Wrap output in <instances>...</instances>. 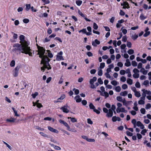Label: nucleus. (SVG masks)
Instances as JSON below:
<instances>
[{
    "instance_id": "f257e3e1",
    "label": "nucleus",
    "mask_w": 151,
    "mask_h": 151,
    "mask_svg": "<svg viewBox=\"0 0 151 151\" xmlns=\"http://www.w3.org/2000/svg\"><path fill=\"white\" fill-rule=\"evenodd\" d=\"M20 40V44L15 43L13 45V47L14 48L13 51H18L22 53L26 54H28L30 56H33L32 52V50L29 46V43L28 41L25 40V37L23 35H21L19 36Z\"/></svg>"
},
{
    "instance_id": "f03ea898",
    "label": "nucleus",
    "mask_w": 151,
    "mask_h": 151,
    "mask_svg": "<svg viewBox=\"0 0 151 151\" xmlns=\"http://www.w3.org/2000/svg\"><path fill=\"white\" fill-rule=\"evenodd\" d=\"M37 48L38 52L37 54L39 55V57L42 59L41 64H43V66L41 68V70L44 72L45 69H47L48 70L51 69V68L49 63L50 59L47 56L44 55L45 50L43 47L39 46H37Z\"/></svg>"
},
{
    "instance_id": "7ed1b4c3",
    "label": "nucleus",
    "mask_w": 151,
    "mask_h": 151,
    "mask_svg": "<svg viewBox=\"0 0 151 151\" xmlns=\"http://www.w3.org/2000/svg\"><path fill=\"white\" fill-rule=\"evenodd\" d=\"M132 123L133 125L134 128H136V126L139 127L141 129H143L145 128L144 125L140 121L137 122L135 119H133L132 121Z\"/></svg>"
},
{
    "instance_id": "20e7f679",
    "label": "nucleus",
    "mask_w": 151,
    "mask_h": 151,
    "mask_svg": "<svg viewBox=\"0 0 151 151\" xmlns=\"http://www.w3.org/2000/svg\"><path fill=\"white\" fill-rule=\"evenodd\" d=\"M97 80V78L96 77H93V78L90 80L89 83L91 85L90 88H91L93 89L96 88V87L94 84V82Z\"/></svg>"
},
{
    "instance_id": "39448f33",
    "label": "nucleus",
    "mask_w": 151,
    "mask_h": 151,
    "mask_svg": "<svg viewBox=\"0 0 151 151\" xmlns=\"http://www.w3.org/2000/svg\"><path fill=\"white\" fill-rule=\"evenodd\" d=\"M133 72L134 74L133 75V77L134 78H137L139 76V71L137 68H135L133 70Z\"/></svg>"
},
{
    "instance_id": "423d86ee",
    "label": "nucleus",
    "mask_w": 151,
    "mask_h": 151,
    "mask_svg": "<svg viewBox=\"0 0 151 151\" xmlns=\"http://www.w3.org/2000/svg\"><path fill=\"white\" fill-rule=\"evenodd\" d=\"M63 54V52L62 51H60L58 53V54L56 55V60L57 61H60L61 60H63L64 59L62 56Z\"/></svg>"
},
{
    "instance_id": "0eeeda50",
    "label": "nucleus",
    "mask_w": 151,
    "mask_h": 151,
    "mask_svg": "<svg viewBox=\"0 0 151 151\" xmlns=\"http://www.w3.org/2000/svg\"><path fill=\"white\" fill-rule=\"evenodd\" d=\"M70 108L67 105L64 106L60 108V109L62 110L63 112L65 113H68L69 111Z\"/></svg>"
},
{
    "instance_id": "6e6552de",
    "label": "nucleus",
    "mask_w": 151,
    "mask_h": 151,
    "mask_svg": "<svg viewBox=\"0 0 151 151\" xmlns=\"http://www.w3.org/2000/svg\"><path fill=\"white\" fill-rule=\"evenodd\" d=\"M89 107L90 109H93V111L96 112L97 114H99L100 113V112L97 109H95V106L92 103H90L89 104Z\"/></svg>"
},
{
    "instance_id": "1a4fd4ad",
    "label": "nucleus",
    "mask_w": 151,
    "mask_h": 151,
    "mask_svg": "<svg viewBox=\"0 0 151 151\" xmlns=\"http://www.w3.org/2000/svg\"><path fill=\"white\" fill-rule=\"evenodd\" d=\"M20 67L19 66H17L15 68L13 71V75L14 77H17L18 76L19 74V70Z\"/></svg>"
},
{
    "instance_id": "9d476101",
    "label": "nucleus",
    "mask_w": 151,
    "mask_h": 151,
    "mask_svg": "<svg viewBox=\"0 0 151 151\" xmlns=\"http://www.w3.org/2000/svg\"><path fill=\"white\" fill-rule=\"evenodd\" d=\"M121 5L123 6V8L124 9H129V5L127 1H124L121 3Z\"/></svg>"
},
{
    "instance_id": "9b49d317",
    "label": "nucleus",
    "mask_w": 151,
    "mask_h": 151,
    "mask_svg": "<svg viewBox=\"0 0 151 151\" xmlns=\"http://www.w3.org/2000/svg\"><path fill=\"white\" fill-rule=\"evenodd\" d=\"M48 129L51 132L56 133H58L59 132L58 130L55 129H54L52 127H51L50 126H48L47 127Z\"/></svg>"
},
{
    "instance_id": "f8f14e48",
    "label": "nucleus",
    "mask_w": 151,
    "mask_h": 151,
    "mask_svg": "<svg viewBox=\"0 0 151 151\" xmlns=\"http://www.w3.org/2000/svg\"><path fill=\"white\" fill-rule=\"evenodd\" d=\"M113 115V111L111 109H109V112L107 113L106 116L108 117H112Z\"/></svg>"
},
{
    "instance_id": "ddd939ff",
    "label": "nucleus",
    "mask_w": 151,
    "mask_h": 151,
    "mask_svg": "<svg viewBox=\"0 0 151 151\" xmlns=\"http://www.w3.org/2000/svg\"><path fill=\"white\" fill-rule=\"evenodd\" d=\"M78 13L82 17H83L84 19L87 21L88 22L91 21V20L87 19L85 16V15L83 14L81 12L80 10H78Z\"/></svg>"
},
{
    "instance_id": "4468645a",
    "label": "nucleus",
    "mask_w": 151,
    "mask_h": 151,
    "mask_svg": "<svg viewBox=\"0 0 151 151\" xmlns=\"http://www.w3.org/2000/svg\"><path fill=\"white\" fill-rule=\"evenodd\" d=\"M100 44V42L97 39H96L92 42V45L96 47L97 45H99Z\"/></svg>"
},
{
    "instance_id": "2eb2a0df",
    "label": "nucleus",
    "mask_w": 151,
    "mask_h": 151,
    "mask_svg": "<svg viewBox=\"0 0 151 151\" xmlns=\"http://www.w3.org/2000/svg\"><path fill=\"white\" fill-rule=\"evenodd\" d=\"M74 99L77 103L81 102L82 100L81 99L79 95L76 96L74 98Z\"/></svg>"
},
{
    "instance_id": "dca6fc26",
    "label": "nucleus",
    "mask_w": 151,
    "mask_h": 151,
    "mask_svg": "<svg viewBox=\"0 0 151 151\" xmlns=\"http://www.w3.org/2000/svg\"><path fill=\"white\" fill-rule=\"evenodd\" d=\"M15 120L16 119H14L12 117H11L9 119H6V121L7 122L13 123L15 122Z\"/></svg>"
},
{
    "instance_id": "f3484780",
    "label": "nucleus",
    "mask_w": 151,
    "mask_h": 151,
    "mask_svg": "<svg viewBox=\"0 0 151 151\" xmlns=\"http://www.w3.org/2000/svg\"><path fill=\"white\" fill-rule=\"evenodd\" d=\"M140 72L142 73L144 75H146L148 71L145 70L143 68H141L140 70Z\"/></svg>"
},
{
    "instance_id": "a211bd4d",
    "label": "nucleus",
    "mask_w": 151,
    "mask_h": 151,
    "mask_svg": "<svg viewBox=\"0 0 151 151\" xmlns=\"http://www.w3.org/2000/svg\"><path fill=\"white\" fill-rule=\"evenodd\" d=\"M68 119H70L71 121L73 123L76 122L77 121V120L74 117H68Z\"/></svg>"
},
{
    "instance_id": "6ab92c4d",
    "label": "nucleus",
    "mask_w": 151,
    "mask_h": 151,
    "mask_svg": "<svg viewBox=\"0 0 151 151\" xmlns=\"http://www.w3.org/2000/svg\"><path fill=\"white\" fill-rule=\"evenodd\" d=\"M126 62L124 64V65L125 66L127 67H129L131 65V63L129 59H127Z\"/></svg>"
},
{
    "instance_id": "aec40b11",
    "label": "nucleus",
    "mask_w": 151,
    "mask_h": 151,
    "mask_svg": "<svg viewBox=\"0 0 151 151\" xmlns=\"http://www.w3.org/2000/svg\"><path fill=\"white\" fill-rule=\"evenodd\" d=\"M12 109L14 113V116H19V115L17 114V111L15 110L14 108L13 107L12 108Z\"/></svg>"
},
{
    "instance_id": "412c9836",
    "label": "nucleus",
    "mask_w": 151,
    "mask_h": 151,
    "mask_svg": "<svg viewBox=\"0 0 151 151\" xmlns=\"http://www.w3.org/2000/svg\"><path fill=\"white\" fill-rule=\"evenodd\" d=\"M142 91L143 93H145L146 94L148 95L151 94V92L150 91H148L147 90H146L145 89H143L142 90Z\"/></svg>"
},
{
    "instance_id": "4be33fe9",
    "label": "nucleus",
    "mask_w": 151,
    "mask_h": 151,
    "mask_svg": "<svg viewBox=\"0 0 151 151\" xmlns=\"http://www.w3.org/2000/svg\"><path fill=\"white\" fill-rule=\"evenodd\" d=\"M129 102V101H126V100L125 99H124L122 102L123 103L124 105L125 106H127Z\"/></svg>"
},
{
    "instance_id": "5701e85b",
    "label": "nucleus",
    "mask_w": 151,
    "mask_h": 151,
    "mask_svg": "<svg viewBox=\"0 0 151 151\" xmlns=\"http://www.w3.org/2000/svg\"><path fill=\"white\" fill-rule=\"evenodd\" d=\"M147 18L146 16H145L142 13L140 16L139 18L141 20H144Z\"/></svg>"
},
{
    "instance_id": "b1692460",
    "label": "nucleus",
    "mask_w": 151,
    "mask_h": 151,
    "mask_svg": "<svg viewBox=\"0 0 151 151\" xmlns=\"http://www.w3.org/2000/svg\"><path fill=\"white\" fill-rule=\"evenodd\" d=\"M138 37V35L136 34H135L134 35H132L131 36L132 39L134 40H136Z\"/></svg>"
},
{
    "instance_id": "393cba45",
    "label": "nucleus",
    "mask_w": 151,
    "mask_h": 151,
    "mask_svg": "<svg viewBox=\"0 0 151 151\" xmlns=\"http://www.w3.org/2000/svg\"><path fill=\"white\" fill-rule=\"evenodd\" d=\"M127 83L130 85L132 84L133 83L132 80L129 78L127 79Z\"/></svg>"
},
{
    "instance_id": "a878e982",
    "label": "nucleus",
    "mask_w": 151,
    "mask_h": 151,
    "mask_svg": "<svg viewBox=\"0 0 151 151\" xmlns=\"http://www.w3.org/2000/svg\"><path fill=\"white\" fill-rule=\"evenodd\" d=\"M143 85L145 86L146 87L148 86H149V81H145L143 82Z\"/></svg>"
},
{
    "instance_id": "bb28decb",
    "label": "nucleus",
    "mask_w": 151,
    "mask_h": 151,
    "mask_svg": "<svg viewBox=\"0 0 151 151\" xmlns=\"http://www.w3.org/2000/svg\"><path fill=\"white\" fill-rule=\"evenodd\" d=\"M127 91H124L121 92L120 93V95L121 96H124L127 95Z\"/></svg>"
},
{
    "instance_id": "cd10ccee",
    "label": "nucleus",
    "mask_w": 151,
    "mask_h": 151,
    "mask_svg": "<svg viewBox=\"0 0 151 151\" xmlns=\"http://www.w3.org/2000/svg\"><path fill=\"white\" fill-rule=\"evenodd\" d=\"M115 90L116 92H119L121 90V88L120 86H117L115 87Z\"/></svg>"
},
{
    "instance_id": "c85d7f7f",
    "label": "nucleus",
    "mask_w": 151,
    "mask_h": 151,
    "mask_svg": "<svg viewBox=\"0 0 151 151\" xmlns=\"http://www.w3.org/2000/svg\"><path fill=\"white\" fill-rule=\"evenodd\" d=\"M25 6L26 7V10L27 11H28L31 7L30 4H26Z\"/></svg>"
},
{
    "instance_id": "c756f323",
    "label": "nucleus",
    "mask_w": 151,
    "mask_h": 151,
    "mask_svg": "<svg viewBox=\"0 0 151 151\" xmlns=\"http://www.w3.org/2000/svg\"><path fill=\"white\" fill-rule=\"evenodd\" d=\"M134 93L135 96L137 97H139L141 96V94L139 92L136 91Z\"/></svg>"
},
{
    "instance_id": "7c9ffc66",
    "label": "nucleus",
    "mask_w": 151,
    "mask_h": 151,
    "mask_svg": "<svg viewBox=\"0 0 151 151\" xmlns=\"http://www.w3.org/2000/svg\"><path fill=\"white\" fill-rule=\"evenodd\" d=\"M111 83L113 85L116 86L118 84L117 82L115 80L112 81L111 82Z\"/></svg>"
},
{
    "instance_id": "2f4dec72",
    "label": "nucleus",
    "mask_w": 151,
    "mask_h": 151,
    "mask_svg": "<svg viewBox=\"0 0 151 151\" xmlns=\"http://www.w3.org/2000/svg\"><path fill=\"white\" fill-rule=\"evenodd\" d=\"M116 100L118 101L122 102L123 101V99L122 97L120 96H117L116 97Z\"/></svg>"
},
{
    "instance_id": "473e14b6",
    "label": "nucleus",
    "mask_w": 151,
    "mask_h": 151,
    "mask_svg": "<svg viewBox=\"0 0 151 151\" xmlns=\"http://www.w3.org/2000/svg\"><path fill=\"white\" fill-rule=\"evenodd\" d=\"M39 133H40V134H41V136H42L45 137H47V138L49 137L47 134L44 133L43 132H40Z\"/></svg>"
},
{
    "instance_id": "72a5a7b5",
    "label": "nucleus",
    "mask_w": 151,
    "mask_h": 151,
    "mask_svg": "<svg viewBox=\"0 0 151 151\" xmlns=\"http://www.w3.org/2000/svg\"><path fill=\"white\" fill-rule=\"evenodd\" d=\"M39 100H37L36 102V104L37 106L39 108H40V107H42V105L40 103H38Z\"/></svg>"
},
{
    "instance_id": "f704fd0d",
    "label": "nucleus",
    "mask_w": 151,
    "mask_h": 151,
    "mask_svg": "<svg viewBox=\"0 0 151 151\" xmlns=\"http://www.w3.org/2000/svg\"><path fill=\"white\" fill-rule=\"evenodd\" d=\"M82 1L81 0H78L76 1V3L78 6H80L82 4Z\"/></svg>"
},
{
    "instance_id": "c9c22d12",
    "label": "nucleus",
    "mask_w": 151,
    "mask_h": 151,
    "mask_svg": "<svg viewBox=\"0 0 151 151\" xmlns=\"http://www.w3.org/2000/svg\"><path fill=\"white\" fill-rule=\"evenodd\" d=\"M129 55H131L134 53V51L132 49H129L127 51Z\"/></svg>"
},
{
    "instance_id": "e433bc0d",
    "label": "nucleus",
    "mask_w": 151,
    "mask_h": 151,
    "mask_svg": "<svg viewBox=\"0 0 151 151\" xmlns=\"http://www.w3.org/2000/svg\"><path fill=\"white\" fill-rule=\"evenodd\" d=\"M132 64L134 67H136L137 66V64L136 61H132Z\"/></svg>"
},
{
    "instance_id": "4c0bfd02",
    "label": "nucleus",
    "mask_w": 151,
    "mask_h": 151,
    "mask_svg": "<svg viewBox=\"0 0 151 151\" xmlns=\"http://www.w3.org/2000/svg\"><path fill=\"white\" fill-rule=\"evenodd\" d=\"M86 29H83L79 30L78 32L79 33L82 32L83 33L86 34Z\"/></svg>"
},
{
    "instance_id": "58836bf2",
    "label": "nucleus",
    "mask_w": 151,
    "mask_h": 151,
    "mask_svg": "<svg viewBox=\"0 0 151 151\" xmlns=\"http://www.w3.org/2000/svg\"><path fill=\"white\" fill-rule=\"evenodd\" d=\"M147 132V130L146 129H143L141 132V133L143 135H145V133Z\"/></svg>"
},
{
    "instance_id": "ea45409f",
    "label": "nucleus",
    "mask_w": 151,
    "mask_h": 151,
    "mask_svg": "<svg viewBox=\"0 0 151 151\" xmlns=\"http://www.w3.org/2000/svg\"><path fill=\"white\" fill-rule=\"evenodd\" d=\"M138 104L140 105L144 104L145 103L144 101L143 100L140 99L138 101Z\"/></svg>"
},
{
    "instance_id": "a19ab883",
    "label": "nucleus",
    "mask_w": 151,
    "mask_h": 151,
    "mask_svg": "<svg viewBox=\"0 0 151 151\" xmlns=\"http://www.w3.org/2000/svg\"><path fill=\"white\" fill-rule=\"evenodd\" d=\"M104 95H102L103 96H104L105 98H106L108 97L109 96V94L108 92L104 91Z\"/></svg>"
},
{
    "instance_id": "79ce46f5",
    "label": "nucleus",
    "mask_w": 151,
    "mask_h": 151,
    "mask_svg": "<svg viewBox=\"0 0 151 151\" xmlns=\"http://www.w3.org/2000/svg\"><path fill=\"white\" fill-rule=\"evenodd\" d=\"M15 65V61L14 60H12L11 61L10 63V65L11 67H14Z\"/></svg>"
},
{
    "instance_id": "37998d69",
    "label": "nucleus",
    "mask_w": 151,
    "mask_h": 151,
    "mask_svg": "<svg viewBox=\"0 0 151 151\" xmlns=\"http://www.w3.org/2000/svg\"><path fill=\"white\" fill-rule=\"evenodd\" d=\"M105 65V63H100L99 67L101 69H102V68H103L104 67Z\"/></svg>"
},
{
    "instance_id": "c03bdc74",
    "label": "nucleus",
    "mask_w": 151,
    "mask_h": 151,
    "mask_svg": "<svg viewBox=\"0 0 151 151\" xmlns=\"http://www.w3.org/2000/svg\"><path fill=\"white\" fill-rule=\"evenodd\" d=\"M93 28L95 29H97L98 28V26L97 24L95 23L93 24Z\"/></svg>"
},
{
    "instance_id": "a18cd8bd",
    "label": "nucleus",
    "mask_w": 151,
    "mask_h": 151,
    "mask_svg": "<svg viewBox=\"0 0 151 151\" xmlns=\"http://www.w3.org/2000/svg\"><path fill=\"white\" fill-rule=\"evenodd\" d=\"M73 91H74L76 95L78 94L79 93V90L78 89H76L75 88H74L73 89Z\"/></svg>"
},
{
    "instance_id": "49530a36",
    "label": "nucleus",
    "mask_w": 151,
    "mask_h": 151,
    "mask_svg": "<svg viewBox=\"0 0 151 151\" xmlns=\"http://www.w3.org/2000/svg\"><path fill=\"white\" fill-rule=\"evenodd\" d=\"M98 83L100 84H102L103 83V82L101 78L98 79Z\"/></svg>"
},
{
    "instance_id": "de8ad7c7",
    "label": "nucleus",
    "mask_w": 151,
    "mask_h": 151,
    "mask_svg": "<svg viewBox=\"0 0 151 151\" xmlns=\"http://www.w3.org/2000/svg\"><path fill=\"white\" fill-rule=\"evenodd\" d=\"M127 40V36L125 35L123 36L122 38V41L124 42H126Z\"/></svg>"
},
{
    "instance_id": "09e8293b",
    "label": "nucleus",
    "mask_w": 151,
    "mask_h": 151,
    "mask_svg": "<svg viewBox=\"0 0 151 151\" xmlns=\"http://www.w3.org/2000/svg\"><path fill=\"white\" fill-rule=\"evenodd\" d=\"M98 75L99 76H101L103 74V72L102 70L100 69L99 70L98 72Z\"/></svg>"
},
{
    "instance_id": "8fccbe9b",
    "label": "nucleus",
    "mask_w": 151,
    "mask_h": 151,
    "mask_svg": "<svg viewBox=\"0 0 151 151\" xmlns=\"http://www.w3.org/2000/svg\"><path fill=\"white\" fill-rule=\"evenodd\" d=\"M135 86L137 88H139L140 87V85L139 83L138 82H137L135 83Z\"/></svg>"
},
{
    "instance_id": "3c124183",
    "label": "nucleus",
    "mask_w": 151,
    "mask_h": 151,
    "mask_svg": "<svg viewBox=\"0 0 151 151\" xmlns=\"http://www.w3.org/2000/svg\"><path fill=\"white\" fill-rule=\"evenodd\" d=\"M123 27L121 28V29H122V33L124 35L126 34L127 33V30L126 29H122Z\"/></svg>"
},
{
    "instance_id": "603ef678",
    "label": "nucleus",
    "mask_w": 151,
    "mask_h": 151,
    "mask_svg": "<svg viewBox=\"0 0 151 151\" xmlns=\"http://www.w3.org/2000/svg\"><path fill=\"white\" fill-rule=\"evenodd\" d=\"M126 78L124 76H122L120 78V81L122 82H125L126 81Z\"/></svg>"
},
{
    "instance_id": "864d4df0",
    "label": "nucleus",
    "mask_w": 151,
    "mask_h": 151,
    "mask_svg": "<svg viewBox=\"0 0 151 151\" xmlns=\"http://www.w3.org/2000/svg\"><path fill=\"white\" fill-rule=\"evenodd\" d=\"M127 135L129 136H132L133 135V133L128 131H127L126 132Z\"/></svg>"
},
{
    "instance_id": "5fc2aeb1",
    "label": "nucleus",
    "mask_w": 151,
    "mask_h": 151,
    "mask_svg": "<svg viewBox=\"0 0 151 151\" xmlns=\"http://www.w3.org/2000/svg\"><path fill=\"white\" fill-rule=\"evenodd\" d=\"M145 110L144 108H142L140 109L141 113L143 114H145Z\"/></svg>"
},
{
    "instance_id": "6e6d98bb",
    "label": "nucleus",
    "mask_w": 151,
    "mask_h": 151,
    "mask_svg": "<svg viewBox=\"0 0 151 151\" xmlns=\"http://www.w3.org/2000/svg\"><path fill=\"white\" fill-rule=\"evenodd\" d=\"M151 107V105L150 104L148 103L146 106L145 108L146 109H148L150 108Z\"/></svg>"
},
{
    "instance_id": "4d7b16f0",
    "label": "nucleus",
    "mask_w": 151,
    "mask_h": 151,
    "mask_svg": "<svg viewBox=\"0 0 151 151\" xmlns=\"http://www.w3.org/2000/svg\"><path fill=\"white\" fill-rule=\"evenodd\" d=\"M127 46L129 48H130L132 46V43L130 42H127Z\"/></svg>"
},
{
    "instance_id": "13d9d810",
    "label": "nucleus",
    "mask_w": 151,
    "mask_h": 151,
    "mask_svg": "<svg viewBox=\"0 0 151 151\" xmlns=\"http://www.w3.org/2000/svg\"><path fill=\"white\" fill-rule=\"evenodd\" d=\"M142 63H138V65L137 66V68L139 69L140 68L141 69V68H142Z\"/></svg>"
},
{
    "instance_id": "bf43d9fd",
    "label": "nucleus",
    "mask_w": 151,
    "mask_h": 151,
    "mask_svg": "<svg viewBox=\"0 0 151 151\" xmlns=\"http://www.w3.org/2000/svg\"><path fill=\"white\" fill-rule=\"evenodd\" d=\"M23 22L25 23H27L29 22V20L27 19H24L23 20Z\"/></svg>"
},
{
    "instance_id": "052dcab7",
    "label": "nucleus",
    "mask_w": 151,
    "mask_h": 151,
    "mask_svg": "<svg viewBox=\"0 0 151 151\" xmlns=\"http://www.w3.org/2000/svg\"><path fill=\"white\" fill-rule=\"evenodd\" d=\"M127 86L126 84H124L122 86V88L124 89H125L127 88Z\"/></svg>"
},
{
    "instance_id": "680f3d73",
    "label": "nucleus",
    "mask_w": 151,
    "mask_h": 151,
    "mask_svg": "<svg viewBox=\"0 0 151 151\" xmlns=\"http://www.w3.org/2000/svg\"><path fill=\"white\" fill-rule=\"evenodd\" d=\"M117 117L116 116H113L112 118V120L113 122H115L117 121Z\"/></svg>"
},
{
    "instance_id": "e2e57ef3",
    "label": "nucleus",
    "mask_w": 151,
    "mask_h": 151,
    "mask_svg": "<svg viewBox=\"0 0 151 151\" xmlns=\"http://www.w3.org/2000/svg\"><path fill=\"white\" fill-rule=\"evenodd\" d=\"M150 34V32L149 31L146 32L144 35L143 36L144 37H146L149 35Z\"/></svg>"
},
{
    "instance_id": "0e129e2a",
    "label": "nucleus",
    "mask_w": 151,
    "mask_h": 151,
    "mask_svg": "<svg viewBox=\"0 0 151 151\" xmlns=\"http://www.w3.org/2000/svg\"><path fill=\"white\" fill-rule=\"evenodd\" d=\"M38 95V93L37 92H35L34 93L32 94V97L33 98H35Z\"/></svg>"
},
{
    "instance_id": "69168bd1",
    "label": "nucleus",
    "mask_w": 151,
    "mask_h": 151,
    "mask_svg": "<svg viewBox=\"0 0 151 151\" xmlns=\"http://www.w3.org/2000/svg\"><path fill=\"white\" fill-rule=\"evenodd\" d=\"M87 122L88 124H93V122L90 119H87Z\"/></svg>"
},
{
    "instance_id": "338daca9",
    "label": "nucleus",
    "mask_w": 151,
    "mask_h": 151,
    "mask_svg": "<svg viewBox=\"0 0 151 151\" xmlns=\"http://www.w3.org/2000/svg\"><path fill=\"white\" fill-rule=\"evenodd\" d=\"M126 73V71L124 70H121L120 71V73L121 75H124Z\"/></svg>"
},
{
    "instance_id": "774afa93",
    "label": "nucleus",
    "mask_w": 151,
    "mask_h": 151,
    "mask_svg": "<svg viewBox=\"0 0 151 151\" xmlns=\"http://www.w3.org/2000/svg\"><path fill=\"white\" fill-rule=\"evenodd\" d=\"M82 104L83 105H86L87 104V101L86 100H83L81 101Z\"/></svg>"
}]
</instances>
